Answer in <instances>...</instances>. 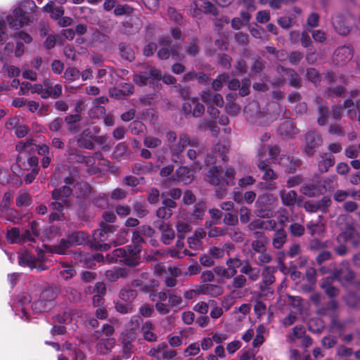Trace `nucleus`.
<instances>
[{
    "instance_id": "f257e3e1",
    "label": "nucleus",
    "mask_w": 360,
    "mask_h": 360,
    "mask_svg": "<svg viewBox=\"0 0 360 360\" xmlns=\"http://www.w3.org/2000/svg\"><path fill=\"white\" fill-rule=\"evenodd\" d=\"M206 180L214 186H232L235 184V172L231 167L224 169L214 165L209 168Z\"/></svg>"
},
{
    "instance_id": "f03ea898",
    "label": "nucleus",
    "mask_w": 360,
    "mask_h": 360,
    "mask_svg": "<svg viewBox=\"0 0 360 360\" xmlns=\"http://www.w3.org/2000/svg\"><path fill=\"white\" fill-rule=\"evenodd\" d=\"M31 229H27L25 232L20 234V231L18 227L13 226L12 229L8 230L6 233V238L11 244H23L27 242H34V237L39 236V231L38 226H30Z\"/></svg>"
},
{
    "instance_id": "7ed1b4c3",
    "label": "nucleus",
    "mask_w": 360,
    "mask_h": 360,
    "mask_svg": "<svg viewBox=\"0 0 360 360\" xmlns=\"http://www.w3.org/2000/svg\"><path fill=\"white\" fill-rule=\"evenodd\" d=\"M242 264L241 259L237 257H230L226 260V268L216 266L214 269V271L218 276L230 279L237 274V268L240 267Z\"/></svg>"
},
{
    "instance_id": "20e7f679",
    "label": "nucleus",
    "mask_w": 360,
    "mask_h": 360,
    "mask_svg": "<svg viewBox=\"0 0 360 360\" xmlns=\"http://www.w3.org/2000/svg\"><path fill=\"white\" fill-rule=\"evenodd\" d=\"M161 78V71L155 67H151L148 72H142L139 75H136L134 77V82L139 86H146L153 84L155 82L160 81Z\"/></svg>"
},
{
    "instance_id": "39448f33",
    "label": "nucleus",
    "mask_w": 360,
    "mask_h": 360,
    "mask_svg": "<svg viewBox=\"0 0 360 360\" xmlns=\"http://www.w3.org/2000/svg\"><path fill=\"white\" fill-rule=\"evenodd\" d=\"M31 296L28 293L23 292L18 295L14 304L15 314L23 321H29L30 320V315L26 307L31 303Z\"/></svg>"
},
{
    "instance_id": "423d86ee",
    "label": "nucleus",
    "mask_w": 360,
    "mask_h": 360,
    "mask_svg": "<svg viewBox=\"0 0 360 360\" xmlns=\"http://www.w3.org/2000/svg\"><path fill=\"white\" fill-rule=\"evenodd\" d=\"M333 278L338 281L351 282L354 278V272L350 269L349 263L343 261L332 273Z\"/></svg>"
},
{
    "instance_id": "0eeeda50",
    "label": "nucleus",
    "mask_w": 360,
    "mask_h": 360,
    "mask_svg": "<svg viewBox=\"0 0 360 360\" xmlns=\"http://www.w3.org/2000/svg\"><path fill=\"white\" fill-rule=\"evenodd\" d=\"M306 146L304 152L308 156H312L314 154L315 150L321 146L323 140L321 136L315 131H308L305 134Z\"/></svg>"
},
{
    "instance_id": "6e6552de",
    "label": "nucleus",
    "mask_w": 360,
    "mask_h": 360,
    "mask_svg": "<svg viewBox=\"0 0 360 360\" xmlns=\"http://www.w3.org/2000/svg\"><path fill=\"white\" fill-rule=\"evenodd\" d=\"M276 271L275 267L266 266L262 272V281L259 284V289L262 293L273 294V291H270V285L275 282L274 272Z\"/></svg>"
},
{
    "instance_id": "1a4fd4ad",
    "label": "nucleus",
    "mask_w": 360,
    "mask_h": 360,
    "mask_svg": "<svg viewBox=\"0 0 360 360\" xmlns=\"http://www.w3.org/2000/svg\"><path fill=\"white\" fill-rule=\"evenodd\" d=\"M182 110L186 115H192L193 117H200L205 112V107L198 102V98H189L182 105Z\"/></svg>"
},
{
    "instance_id": "9d476101",
    "label": "nucleus",
    "mask_w": 360,
    "mask_h": 360,
    "mask_svg": "<svg viewBox=\"0 0 360 360\" xmlns=\"http://www.w3.org/2000/svg\"><path fill=\"white\" fill-rule=\"evenodd\" d=\"M337 240L340 243L345 242L352 244L354 247H357L360 242V234L354 226H346L345 230L338 236Z\"/></svg>"
},
{
    "instance_id": "9b49d317",
    "label": "nucleus",
    "mask_w": 360,
    "mask_h": 360,
    "mask_svg": "<svg viewBox=\"0 0 360 360\" xmlns=\"http://www.w3.org/2000/svg\"><path fill=\"white\" fill-rule=\"evenodd\" d=\"M162 206L157 210L156 215L159 219H168L172 215V209L176 207V203L172 199L165 198V193H161Z\"/></svg>"
},
{
    "instance_id": "f8f14e48",
    "label": "nucleus",
    "mask_w": 360,
    "mask_h": 360,
    "mask_svg": "<svg viewBox=\"0 0 360 360\" xmlns=\"http://www.w3.org/2000/svg\"><path fill=\"white\" fill-rule=\"evenodd\" d=\"M277 200L276 197L273 193L266 192L260 195L257 200V205L258 208H259V216L264 217V214L262 212H266V215L268 216L270 210L269 208L272 206L275 202Z\"/></svg>"
},
{
    "instance_id": "ddd939ff",
    "label": "nucleus",
    "mask_w": 360,
    "mask_h": 360,
    "mask_svg": "<svg viewBox=\"0 0 360 360\" xmlns=\"http://www.w3.org/2000/svg\"><path fill=\"white\" fill-rule=\"evenodd\" d=\"M353 50L349 46H342L338 47L333 55V62L338 65H342L352 60Z\"/></svg>"
},
{
    "instance_id": "4468645a",
    "label": "nucleus",
    "mask_w": 360,
    "mask_h": 360,
    "mask_svg": "<svg viewBox=\"0 0 360 360\" xmlns=\"http://www.w3.org/2000/svg\"><path fill=\"white\" fill-rule=\"evenodd\" d=\"M271 164V163L269 160H263L260 158L258 160L257 163L259 171L264 173L262 179L267 182L276 180L278 177V175L270 167Z\"/></svg>"
},
{
    "instance_id": "2eb2a0df",
    "label": "nucleus",
    "mask_w": 360,
    "mask_h": 360,
    "mask_svg": "<svg viewBox=\"0 0 360 360\" xmlns=\"http://www.w3.org/2000/svg\"><path fill=\"white\" fill-rule=\"evenodd\" d=\"M278 73L283 72L288 79V84L293 88L300 89L302 86V79L297 72L291 68H286L279 65L277 67Z\"/></svg>"
},
{
    "instance_id": "dca6fc26",
    "label": "nucleus",
    "mask_w": 360,
    "mask_h": 360,
    "mask_svg": "<svg viewBox=\"0 0 360 360\" xmlns=\"http://www.w3.org/2000/svg\"><path fill=\"white\" fill-rule=\"evenodd\" d=\"M213 152L214 153V155H213V156H211L210 154H207L205 160L206 165L208 166L210 164L214 163L217 158H221L223 162L228 161L229 158L227 154L229 153V148L226 147L225 145L220 143L217 144L214 148Z\"/></svg>"
},
{
    "instance_id": "f3484780",
    "label": "nucleus",
    "mask_w": 360,
    "mask_h": 360,
    "mask_svg": "<svg viewBox=\"0 0 360 360\" xmlns=\"http://www.w3.org/2000/svg\"><path fill=\"white\" fill-rule=\"evenodd\" d=\"M44 90L42 98L46 99L49 97L58 98L62 94V85L57 84L53 86L50 79H45L44 80Z\"/></svg>"
},
{
    "instance_id": "a211bd4d",
    "label": "nucleus",
    "mask_w": 360,
    "mask_h": 360,
    "mask_svg": "<svg viewBox=\"0 0 360 360\" xmlns=\"http://www.w3.org/2000/svg\"><path fill=\"white\" fill-rule=\"evenodd\" d=\"M169 290L166 291L158 292L151 295L157 297L158 301L155 303V309L161 315H165L169 313V306L165 302L168 299Z\"/></svg>"
},
{
    "instance_id": "6ab92c4d",
    "label": "nucleus",
    "mask_w": 360,
    "mask_h": 360,
    "mask_svg": "<svg viewBox=\"0 0 360 360\" xmlns=\"http://www.w3.org/2000/svg\"><path fill=\"white\" fill-rule=\"evenodd\" d=\"M82 117L79 114H70L65 117L64 122L68 127V132L71 134H75L80 131L81 127L79 122Z\"/></svg>"
},
{
    "instance_id": "aec40b11",
    "label": "nucleus",
    "mask_w": 360,
    "mask_h": 360,
    "mask_svg": "<svg viewBox=\"0 0 360 360\" xmlns=\"http://www.w3.org/2000/svg\"><path fill=\"white\" fill-rule=\"evenodd\" d=\"M281 198L283 205L286 206H294L296 203L300 205L302 199L301 196H297L295 191H290L285 192L284 191L281 192Z\"/></svg>"
},
{
    "instance_id": "412c9836",
    "label": "nucleus",
    "mask_w": 360,
    "mask_h": 360,
    "mask_svg": "<svg viewBox=\"0 0 360 360\" xmlns=\"http://www.w3.org/2000/svg\"><path fill=\"white\" fill-rule=\"evenodd\" d=\"M243 264L240 272L241 274L247 275L250 281H255L259 277V269L255 267H252L249 260H241Z\"/></svg>"
},
{
    "instance_id": "4be33fe9",
    "label": "nucleus",
    "mask_w": 360,
    "mask_h": 360,
    "mask_svg": "<svg viewBox=\"0 0 360 360\" xmlns=\"http://www.w3.org/2000/svg\"><path fill=\"white\" fill-rule=\"evenodd\" d=\"M58 296V290L56 288L49 286L42 290L39 297L46 304H50V307L53 308L55 306V300Z\"/></svg>"
},
{
    "instance_id": "5701e85b",
    "label": "nucleus",
    "mask_w": 360,
    "mask_h": 360,
    "mask_svg": "<svg viewBox=\"0 0 360 360\" xmlns=\"http://www.w3.org/2000/svg\"><path fill=\"white\" fill-rule=\"evenodd\" d=\"M101 229H98L94 231L93 233L94 242H103L108 239L109 234L113 233L116 226H101Z\"/></svg>"
},
{
    "instance_id": "b1692460",
    "label": "nucleus",
    "mask_w": 360,
    "mask_h": 360,
    "mask_svg": "<svg viewBox=\"0 0 360 360\" xmlns=\"http://www.w3.org/2000/svg\"><path fill=\"white\" fill-rule=\"evenodd\" d=\"M273 219L266 221L269 225H285V223L290 221L288 212L285 209L278 210L273 216Z\"/></svg>"
},
{
    "instance_id": "393cba45",
    "label": "nucleus",
    "mask_w": 360,
    "mask_h": 360,
    "mask_svg": "<svg viewBox=\"0 0 360 360\" xmlns=\"http://www.w3.org/2000/svg\"><path fill=\"white\" fill-rule=\"evenodd\" d=\"M343 108L347 109L348 115L353 120L356 117V111H360V99L354 101L351 98H347L343 103Z\"/></svg>"
},
{
    "instance_id": "a878e982",
    "label": "nucleus",
    "mask_w": 360,
    "mask_h": 360,
    "mask_svg": "<svg viewBox=\"0 0 360 360\" xmlns=\"http://www.w3.org/2000/svg\"><path fill=\"white\" fill-rule=\"evenodd\" d=\"M72 193L70 186L65 185L60 188H56L52 191L51 196L53 200H61L63 202H67V198Z\"/></svg>"
},
{
    "instance_id": "bb28decb",
    "label": "nucleus",
    "mask_w": 360,
    "mask_h": 360,
    "mask_svg": "<svg viewBox=\"0 0 360 360\" xmlns=\"http://www.w3.org/2000/svg\"><path fill=\"white\" fill-rule=\"evenodd\" d=\"M346 305L353 309L360 310V295L354 292H349L344 297Z\"/></svg>"
},
{
    "instance_id": "cd10ccee",
    "label": "nucleus",
    "mask_w": 360,
    "mask_h": 360,
    "mask_svg": "<svg viewBox=\"0 0 360 360\" xmlns=\"http://www.w3.org/2000/svg\"><path fill=\"white\" fill-rule=\"evenodd\" d=\"M222 292V288L218 285L207 283L200 287V293L202 295H210L217 297L221 295Z\"/></svg>"
},
{
    "instance_id": "c85d7f7f",
    "label": "nucleus",
    "mask_w": 360,
    "mask_h": 360,
    "mask_svg": "<svg viewBox=\"0 0 360 360\" xmlns=\"http://www.w3.org/2000/svg\"><path fill=\"white\" fill-rule=\"evenodd\" d=\"M15 201L18 207H28L32 203V198L29 191L20 190L18 191Z\"/></svg>"
},
{
    "instance_id": "c756f323",
    "label": "nucleus",
    "mask_w": 360,
    "mask_h": 360,
    "mask_svg": "<svg viewBox=\"0 0 360 360\" xmlns=\"http://www.w3.org/2000/svg\"><path fill=\"white\" fill-rule=\"evenodd\" d=\"M68 236L74 246L84 245L88 242L89 235L84 231H73Z\"/></svg>"
},
{
    "instance_id": "7c9ffc66",
    "label": "nucleus",
    "mask_w": 360,
    "mask_h": 360,
    "mask_svg": "<svg viewBox=\"0 0 360 360\" xmlns=\"http://www.w3.org/2000/svg\"><path fill=\"white\" fill-rule=\"evenodd\" d=\"M44 10L51 14V17L55 20H58L64 14V9L62 6H55L54 3L51 1L44 6Z\"/></svg>"
},
{
    "instance_id": "2f4dec72",
    "label": "nucleus",
    "mask_w": 360,
    "mask_h": 360,
    "mask_svg": "<svg viewBox=\"0 0 360 360\" xmlns=\"http://www.w3.org/2000/svg\"><path fill=\"white\" fill-rule=\"evenodd\" d=\"M161 48L158 51V57L160 60H167L170 56L169 47L171 46V41L165 37L160 40Z\"/></svg>"
},
{
    "instance_id": "473e14b6",
    "label": "nucleus",
    "mask_w": 360,
    "mask_h": 360,
    "mask_svg": "<svg viewBox=\"0 0 360 360\" xmlns=\"http://www.w3.org/2000/svg\"><path fill=\"white\" fill-rule=\"evenodd\" d=\"M120 56L129 62L135 59L134 51L133 49L124 42L120 43L118 46Z\"/></svg>"
},
{
    "instance_id": "72a5a7b5",
    "label": "nucleus",
    "mask_w": 360,
    "mask_h": 360,
    "mask_svg": "<svg viewBox=\"0 0 360 360\" xmlns=\"http://www.w3.org/2000/svg\"><path fill=\"white\" fill-rule=\"evenodd\" d=\"M154 168V165L152 162H137L133 167V173L136 175L146 174L150 173Z\"/></svg>"
},
{
    "instance_id": "f704fd0d",
    "label": "nucleus",
    "mask_w": 360,
    "mask_h": 360,
    "mask_svg": "<svg viewBox=\"0 0 360 360\" xmlns=\"http://www.w3.org/2000/svg\"><path fill=\"white\" fill-rule=\"evenodd\" d=\"M137 297V291L129 287L123 288L120 290L119 297L124 301L131 304Z\"/></svg>"
},
{
    "instance_id": "c9c22d12",
    "label": "nucleus",
    "mask_w": 360,
    "mask_h": 360,
    "mask_svg": "<svg viewBox=\"0 0 360 360\" xmlns=\"http://www.w3.org/2000/svg\"><path fill=\"white\" fill-rule=\"evenodd\" d=\"M183 303L182 297L180 295H179L175 290H169V295H168V304L169 311L172 308L179 307L181 308L183 306H181Z\"/></svg>"
},
{
    "instance_id": "e433bc0d",
    "label": "nucleus",
    "mask_w": 360,
    "mask_h": 360,
    "mask_svg": "<svg viewBox=\"0 0 360 360\" xmlns=\"http://www.w3.org/2000/svg\"><path fill=\"white\" fill-rule=\"evenodd\" d=\"M176 173L178 180L182 181L185 184L191 183L193 179L191 171L187 167H179L176 169Z\"/></svg>"
},
{
    "instance_id": "4c0bfd02",
    "label": "nucleus",
    "mask_w": 360,
    "mask_h": 360,
    "mask_svg": "<svg viewBox=\"0 0 360 360\" xmlns=\"http://www.w3.org/2000/svg\"><path fill=\"white\" fill-rule=\"evenodd\" d=\"M322 160L318 164L319 170L321 172H326L329 168L335 164V157L332 155L324 154Z\"/></svg>"
},
{
    "instance_id": "58836bf2",
    "label": "nucleus",
    "mask_w": 360,
    "mask_h": 360,
    "mask_svg": "<svg viewBox=\"0 0 360 360\" xmlns=\"http://www.w3.org/2000/svg\"><path fill=\"white\" fill-rule=\"evenodd\" d=\"M191 145L188 135L182 134L179 136V143L171 148V150L176 155L181 153L185 147Z\"/></svg>"
},
{
    "instance_id": "ea45409f",
    "label": "nucleus",
    "mask_w": 360,
    "mask_h": 360,
    "mask_svg": "<svg viewBox=\"0 0 360 360\" xmlns=\"http://www.w3.org/2000/svg\"><path fill=\"white\" fill-rule=\"evenodd\" d=\"M72 246L74 245H72L71 240L68 234H67L66 238H62L58 245L53 246V252L58 255H64L65 254L67 250Z\"/></svg>"
},
{
    "instance_id": "a19ab883",
    "label": "nucleus",
    "mask_w": 360,
    "mask_h": 360,
    "mask_svg": "<svg viewBox=\"0 0 360 360\" xmlns=\"http://www.w3.org/2000/svg\"><path fill=\"white\" fill-rule=\"evenodd\" d=\"M37 262L34 255L25 252L19 257V264L22 266H28L30 268H34Z\"/></svg>"
},
{
    "instance_id": "79ce46f5",
    "label": "nucleus",
    "mask_w": 360,
    "mask_h": 360,
    "mask_svg": "<svg viewBox=\"0 0 360 360\" xmlns=\"http://www.w3.org/2000/svg\"><path fill=\"white\" fill-rule=\"evenodd\" d=\"M127 252L124 248H120L114 250L112 254L106 255V259L108 263H115L120 262V259H124Z\"/></svg>"
},
{
    "instance_id": "37998d69",
    "label": "nucleus",
    "mask_w": 360,
    "mask_h": 360,
    "mask_svg": "<svg viewBox=\"0 0 360 360\" xmlns=\"http://www.w3.org/2000/svg\"><path fill=\"white\" fill-rule=\"evenodd\" d=\"M318 118L317 124L321 126H325L328 122V107L324 104H320L317 108Z\"/></svg>"
},
{
    "instance_id": "c03bdc74",
    "label": "nucleus",
    "mask_w": 360,
    "mask_h": 360,
    "mask_svg": "<svg viewBox=\"0 0 360 360\" xmlns=\"http://www.w3.org/2000/svg\"><path fill=\"white\" fill-rule=\"evenodd\" d=\"M326 188L323 186L319 188L317 185L307 186L302 188V193L309 197H315L323 193V191H326Z\"/></svg>"
},
{
    "instance_id": "a18cd8bd",
    "label": "nucleus",
    "mask_w": 360,
    "mask_h": 360,
    "mask_svg": "<svg viewBox=\"0 0 360 360\" xmlns=\"http://www.w3.org/2000/svg\"><path fill=\"white\" fill-rule=\"evenodd\" d=\"M162 231V241L165 245H169L175 236V232L170 226H159Z\"/></svg>"
},
{
    "instance_id": "49530a36",
    "label": "nucleus",
    "mask_w": 360,
    "mask_h": 360,
    "mask_svg": "<svg viewBox=\"0 0 360 360\" xmlns=\"http://www.w3.org/2000/svg\"><path fill=\"white\" fill-rule=\"evenodd\" d=\"M286 233L283 229H280L276 231L273 238V245L274 248H281L286 240Z\"/></svg>"
},
{
    "instance_id": "de8ad7c7",
    "label": "nucleus",
    "mask_w": 360,
    "mask_h": 360,
    "mask_svg": "<svg viewBox=\"0 0 360 360\" xmlns=\"http://www.w3.org/2000/svg\"><path fill=\"white\" fill-rule=\"evenodd\" d=\"M333 25L335 31L340 35L345 36L350 32L349 26L346 25L345 20L341 18L333 20Z\"/></svg>"
},
{
    "instance_id": "09e8293b",
    "label": "nucleus",
    "mask_w": 360,
    "mask_h": 360,
    "mask_svg": "<svg viewBox=\"0 0 360 360\" xmlns=\"http://www.w3.org/2000/svg\"><path fill=\"white\" fill-rule=\"evenodd\" d=\"M226 232L236 243H241L244 240V233L240 231L238 226H229L226 229Z\"/></svg>"
},
{
    "instance_id": "8fccbe9b",
    "label": "nucleus",
    "mask_w": 360,
    "mask_h": 360,
    "mask_svg": "<svg viewBox=\"0 0 360 360\" xmlns=\"http://www.w3.org/2000/svg\"><path fill=\"white\" fill-rule=\"evenodd\" d=\"M79 196L84 197L91 193V186L86 181H78L75 184V188Z\"/></svg>"
},
{
    "instance_id": "3c124183",
    "label": "nucleus",
    "mask_w": 360,
    "mask_h": 360,
    "mask_svg": "<svg viewBox=\"0 0 360 360\" xmlns=\"http://www.w3.org/2000/svg\"><path fill=\"white\" fill-rule=\"evenodd\" d=\"M60 232V226H46L42 232L43 240H51L56 238Z\"/></svg>"
},
{
    "instance_id": "603ef678",
    "label": "nucleus",
    "mask_w": 360,
    "mask_h": 360,
    "mask_svg": "<svg viewBox=\"0 0 360 360\" xmlns=\"http://www.w3.org/2000/svg\"><path fill=\"white\" fill-rule=\"evenodd\" d=\"M247 285V279L243 274L235 276L231 283L228 286L229 290H231L233 292L234 290L232 289H239L245 287Z\"/></svg>"
},
{
    "instance_id": "864d4df0",
    "label": "nucleus",
    "mask_w": 360,
    "mask_h": 360,
    "mask_svg": "<svg viewBox=\"0 0 360 360\" xmlns=\"http://www.w3.org/2000/svg\"><path fill=\"white\" fill-rule=\"evenodd\" d=\"M122 354L123 356L125 359H128L130 357V354L133 352L134 349V346L132 344V339H130L129 337H125L123 338L122 341Z\"/></svg>"
},
{
    "instance_id": "5fc2aeb1",
    "label": "nucleus",
    "mask_w": 360,
    "mask_h": 360,
    "mask_svg": "<svg viewBox=\"0 0 360 360\" xmlns=\"http://www.w3.org/2000/svg\"><path fill=\"white\" fill-rule=\"evenodd\" d=\"M200 51V48L198 45V39L195 37H192L189 44L186 47V53L191 57H195Z\"/></svg>"
},
{
    "instance_id": "6e6d98bb",
    "label": "nucleus",
    "mask_w": 360,
    "mask_h": 360,
    "mask_svg": "<svg viewBox=\"0 0 360 360\" xmlns=\"http://www.w3.org/2000/svg\"><path fill=\"white\" fill-rule=\"evenodd\" d=\"M34 313H41L51 310L50 304H46L39 297V300L34 302L31 305Z\"/></svg>"
},
{
    "instance_id": "4d7b16f0",
    "label": "nucleus",
    "mask_w": 360,
    "mask_h": 360,
    "mask_svg": "<svg viewBox=\"0 0 360 360\" xmlns=\"http://www.w3.org/2000/svg\"><path fill=\"white\" fill-rule=\"evenodd\" d=\"M338 308V303L335 300H330L319 309L321 315L326 316L333 314Z\"/></svg>"
},
{
    "instance_id": "13d9d810",
    "label": "nucleus",
    "mask_w": 360,
    "mask_h": 360,
    "mask_svg": "<svg viewBox=\"0 0 360 360\" xmlns=\"http://www.w3.org/2000/svg\"><path fill=\"white\" fill-rule=\"evenodd\" d=\"M206 211V204L203 202L197 203L192 213V219H202Z\"/></svg>"
},
{
    "instance_id": "bf43d9fd",
    "label": "nucleus",
    "mask_w": 360,
    "mask_h": 360,
    "mask_svg": "<svg viewBox=\"0 0 360 360\" xmlns=\"http://www.w3.org/2000/svg\"><path fill=\"white\" fill-rule=\"evenodd\" d=\"M323 328V323L320 319H311L308 323V330L313 333H320Z\"/></svg>"
},
{
    "instance_id": "052dcab7",
    "label": "nucleus",
    "mask_w": 360,
    "mask_h": 360,
    "mask_svg": "<svg viewBox=\"0 0 360 360\" xmlns=\"http://www.w3.org/2000/svg\"><path fill=\"white\" fill-rule=\"evenodd\" d=\"M7 21L9 24V26L13 30H18L24 25L26 22V18H14L11 15H8L7 17Z\"/></svg>"
},
{
    "instance_id": "680f3d73",
    "label": "nucleus",
    "mask_w": 360,
    "mask_h": 360,
    "mask_svg": "<svg viewBox=\"0 0 360 360\" xmlns=\"http://www.w3.org/2000/svg\"><path fill=\"white\" fill-rule=\"evenodd\" d=\"M281 149L277 145L269 146V156L268 159L271 163L276 164L281 156Z\"/></svg>"
},
{
    "instance_id": "e2e57ef3",
    "label": "nucleus",
    "mask_w": 360,
    "mask_h": 360,
    "mask_svg": "<svg viewBox=\"0 0 360 360\" xmlns=\"http://www.w3.org/2000/svg\"><path fill=\"white\" fill-rule=\"evenodd\" d=\"M306 76L309 81L315 84L319 83L321 80V77L319 71L314 68L307 69Z\"/></svg>"
},
{
    "instance_id": "0e129e2a",
    "label": "nucleus",
    "mask_w": 360,
    "mask_h": 360,
    "mask_svg": "<svg viewBox=\"0 0 360 360\" xmlns=\"http://www.w3.org/2000/svg\"><path fill=\"white\" fill-rule=\"evenodd\" d=\"M321 288L324 290L325 293L330 298L336 297L339 293V289L329 283L325 281L321 284Z\"/></svg>"
},
{
    "instance_id": "69168bd1",
    "label": "nucleus",
    "mask_w": 360,
    "mask_h": 360,
    "mask_svg": "<svg viewBox=\"0 0 360 360\" xmlns=\"http://www.w3.org/2000/svg\"><path fill=\"white\" fill-rule=\"evenodd\" d=\"M13 193L11 191L6 192L4 194L2 200L1 202V210L4 212V210H8L13 202Z\"/></svg>"
},
{
    "instance_id": "338daca9",
    "label": "nucleus",
    "mask_w": 360,
    "mask_h": 360,
    "mask_svg": "<svg viewBox=\"0 0 360 360\" xmlns=\"http://www.w3.org/2000/svg\"><path fill=\"white\" fill-rule=\"evenodd\" d=\"M143 144L148 148H155L162 144V141L158 137L149 136L144 138Z\"/></svg>"
},
{
    "instance_id": "774afa93",
    "label": "nucleus",
    "mask_w": 360,
    "mask_h": 360,
    "mask_svg": "<svg viewBox=\"0 0 360 360\" xmlns=\"http://www.w3.org/2000/svg\"><path fill=\"white\" fill-rule=\"evenodd\" d=\"M167 14L171 20L175 21L180 25H184V21L183 16L178 13L174 8L169 7L167 9Z\"/></svg>"
}]
</instances>
